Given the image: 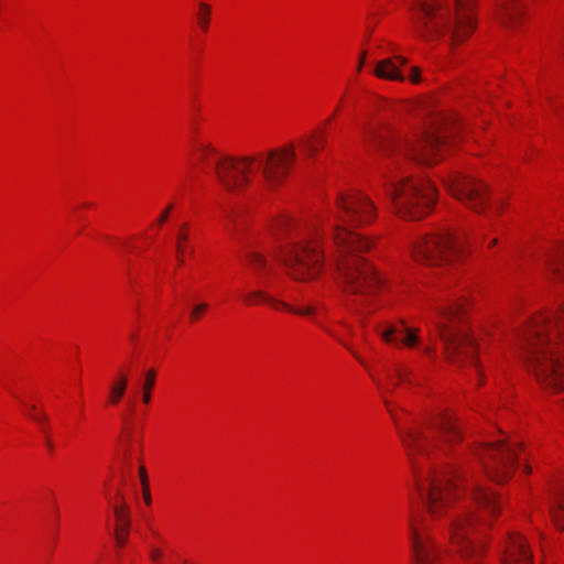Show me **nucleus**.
Returning a JSON list of instances; mask_svg holds the SVG:
<instances>
[{
    "label": "nucleus",
    "instance_id": "1",
    "mask_svg": "<svg viewBox=\"0 0 564 564\" xmlns=\"http://www.w3.org/2000/svg\"><path fill=\"white\" fill-rule=\"evenodd\" d=\"M429 434L416 427L399 430L400 437L413 464L417 494L433 520L456 545L462 556L477 564L480 547L470 538L476 523H487L501 505L495 494L470 480L464 470L448 467L442 473L416 470L414 455L430 456L434 449L447 453L462 437L460 425L451 414H440L429 427Z\"/></svg>",
    "mask_w": 564,
    "mask_h": 564
},
{
    "label": "nucleus",
    "instance_id": "2",
    "mask_svg": "<svg viewBox=\"0 0 564 564\" xmlns=\"http://www.w3.org/2000/svg\"><path fill=\"white\" fill-rule=\"evenodd\" d=\"M373 203L359 192L340 193L336 197L333 215V240L337 248L335 268L337 281L344 291L359 295L365 305L367 299L382 288V281L362 253L370 250L371 242L360 234L349 230L346 225H365L375 216Z\"/></svg>",
    "mask_w": 564,
    "mask_h": 564
},
{
    "label": "nucleus",
    "instance_id": "3",
    "mask_svg": "<svg viewBox=\"0 0 564 564\" xmlns=\"http://www.w3.org/2000/svg\"><path fill=\"white\" fill-rule=\"evenodd\" d=\"M519 354L544 389H564V302L553 315H539L518 334Z\"/></svg>",
    "mask_w": 564,
    "mask_h": 564
},
{
    "label": "nucleus",
    "instance_id": "4",
    "mask_svg": "<svg viewBox=\"0 0 564 564\" xmlns=\"http://www.w3.org/2000/svg\"><path fill=\"white\" fill-rule=\"evenodd\" d=\"M202 160L213 165L220 185L229 192H239L250 183L251 175L261 173V182L268 188L280 186L296 159L293 144L254 156H218L210 145L200 149Z\"/></svg>",
    "mask_w": 564,
    "mask_h": 564
},
{
    "label": "nucleus",
    "instance_id": "5",
    "mask_svg": "<svg viewBox=\"0 0 564 564\" xmlns=\"http://www.w3.org/2000/svg\"><path fill=\"white\" fill-rule=\"evenodd\" d=\"M451 122L443 117L433 119L431 124L411 138H399L369 128L365 132V144L379 151L404 156L420 164L431 165L442 158L449 134Z\"/></svg>",
    "mask_w": 564,
    "mask_h": 564
},
{
    "label": "nucleus",
    "instance_id": "6",
    "mask_svg": "<svg viewBox=\"0 0 564 564\" xmlns=\"http://www.w3.org/2000/svg\"><path fill=\"white\" fill-rule=\"evenodd\" d=\"M271 230L276 239L285 236L290 240L271 251L272 257L285 267L288 275L302 282L315 279L324 264L319 236L294 237L295 224L286 216L276 219Z\"/></svg>",
    "mask_w": 564,
    "mask_h": 564
},
{
    "label": "nucleus",
    "instance_id": "7",
    "mask_svg": "<svg viewBox=\"0 0 564 564\" xmlns=\"http://www.w3.org/2000/svg\"><path fill=\"white\" fill-rule=\"evenodd\" d=\"M452 11L445 0H414L412 21L417 34L424 39L448 36L458 43L474 30V20L467 9V0H455Z\"/></svg>",
    "mask_w": 564,
    "mask_h": 564
},
{
    "label": "nucleus",
    "instance_id": "8",
    "mask_svg": "<svg viewBox=\"0 0 564 564\" xmlns=\"http://www.w3.org/2000/svg\"><path fill=\"white\" fill-rule=\"evenodd\" d=\"M462 318V305L452 303L437 308L431 322L434 325L437 337L443 343L446 359L457 366L468 362L479 373V365L475 357V341L463 327L457 326V322Z\"/></svg>",
    "mask_w": 564,
    "mask_h": 564
},
{
    "label": "nucleus",
    "instance_id": "9",
    "mask_svg": "<svg viewBox=\"0 0 564 564\" xmlns=\"http://www.w3.org/2000/svg\"><path fill=\"white\" fill-rule=\"evenodd\" d=\"M386 189L395 213L411 220L427 215L435 203V188L429 182H414L390 170L384 176Z\"/></svg>",
    "mask_w": 564,
    "mask_h": 564
},
{
    "label": "nucleus",
    "instance_id": "10",
    "mask_svg": "<svg viewBox=\"0 0 564 564\" xmlns=\"http://www.w3.org/2000/svg\"><path fill=\"white\" fill-rule=\"evenodd\" d=\"M474 455L478 458L488 478L496 482L507 481L516 466V445L499 441L479 445Z\"/></svg>",
    "mask_w": 564,
    "mask_h": 564
},
{
    "label": "nucleus",
    "instance_id": "11",
    "mask_svg": "<svg viewBox=\"0 0 564 564\" xmlns=\"http://www.w3.org/2000/svg\"><path fill=\"white\" fill-rule=\"evenodd\" d=\"M457 250L456 238L445 232L419 238L412 246V256L421 264L440 267L448 263Z\"/></svg>",
    "mask_w": 564,
    "mask_h": 564
},
{
    "label": "nucleus",
    "instance_id": "12",
    "mask_svg": "<svg viewBox=\"0 0 564 564\" xmlns=\"http://www.w3.org/2000/svg\"><path fill=\"white\" fill-rule=\"evenodd\" d=\"M449 193L459 202L478 214H484L489 195L487 185L481 181L462 173H455L444 180Z\"/></svg>",
    "mask_w": 564,
    "mask_h": 564
},
{
    "label": "nucleus",
    "instance_id": "13",
    "mask_svg": "<svg viewBox=\"0 0 564 564\" xmlns=\"http://www.w3.org/2000/svg\"><path fill=\"white\" fill-rule=\"evenodd\" d=\"M408 535L411 552V564H438L440 552L427 527L414 514L410 516Z\"/></svg>",
    "mask_w": 564,
    "mask_h": 564
},
{
    "label": "nucleus",
    "instance_id": "14",
    "mask_svg": "<svg viewBox=\"0 0 564 564\" xmlns=\"http://www.w3.org/2000/svg\"><path fill=\"white\" fill-rule=\"evenodd\" d=\"M501 564H533L532 553L521 535H509Z\"/></svg>",
    "mask_w": 564,
    "mask_h": 564
},
{
    "label": "nucleus",
    "instance_id": "15",
    "mask_svg": "<svg viewBox=\"0 0 564 564\" xmlns=\"http://www.w3.org/2000/svg\"><path fill=\"white\" fill-rule=\"evenodd\" d=\"M381 338L389 344H403L406 347H414L419 344V329H411L403 322L389 324L380 332Z\"/></svg>",
    "mask_w": 564,
    "mask_h": 564
},
{
    "label": "nucleus",
    "instance_id": "16",
    "mask_svg": "<svg viewBox=\"0 0 564 564\" xmlns=\"http://www.w3.org/2000/svg\"><path fill=\"white\" fill-rule=\"evenodd\" d=\"M253 300L264 301L272 306L280 305L284 310L300 316H314L317 312V307L315 305L294 306L270 296L267 292L262 290H256L246 294L247 302L251 303Z\"/></svg>",
    "mask_w": 564,
    "mask_h": 564
},
{
    "label": "nucleus",
    "instance_id": "17",
    "mask_svg": "<svg viewBox=\"0 0 564 564\" xmlns=\"http://www.w3.org/2000/svg\"><path fill=\"white\" fill-rule=\"evenodd\" d=\"M408 63L406 58L397 55L392 58H384L377 63L373 70L375 75L382 79L403 82L404 76L400 72V66Z\"/></svg>",
    "mask_w": 564,
    "mask_h": 564
},
{
    "label": "nucleus",
    "instance_id": "18",
    "mask_svg": "<svg viewBox=\"0 0 564 564\" xmlns=\"http://www.w3.org/2000/svg\"><path fill=\"white\" fill-rule=\"evenodd\" d=\"M393 378L391 377V387H387L386 389H383V401H384V404L388 408L392 419L394 420L395 424L399 425V419L398 416L394 414L392 408H391V403L390 401L384 397V394H388V393H392L394 388L399 384V383H402V382H406V383H411V380H410V375H411V369L403 366V365H398L395 366L394 370H393Z\"/></svg>",
    "mask_w": 564,
    "mask_h": 564
},
{
    "label": "nucleus",
    "instance_id": "19",
    "mask_svg": "<svg viewBox=\"0 0 564 564\" xmlns=\"http://www.w3.org/2000/svg\"><path fill=\"white\" fill-rule=\"evenodd\" d=\"M113 512L117 519L116 541L118 545L122 546L127 542L130 527L129 508L123 502L121 506H115Z\"/></svg>",
    "mask_w": 564,
    "mask_h": 564
},
{
    "label": "nucleus",
    "instance_id": "20",
    "mask_svg": "<svg viewBox=\"0 0 564 564\" xmlns=\"http://www.w3.org/2000/svg\"><path fill=\"white\" fill-rule=\"evenodd\" d=\"M522 14V8L518 0H506L499 10L501 23L508 28H513Z\"/></svg>",
    "mask_w": 564,
    "mask_h": 564
},
{
    "label": "nucleus",
    "instance_id": "21",
    "mask_svg": "<svg viewBox=\"0 0 564 564\" xmlns=\"http://www.w3.org/2000/svg\"><path fill=\"white\" fill-rule=\"evenodd\" d=\"M551 519L558 530H564V490L558 489L552 494L549 507Z\"/></svg>",
    "mask_w": 564,
    "mask_h": 564
},
{
    "label": "nucleus",
    "instance_id": "22",
    "mask_svg": "<svg viewBox=\"0 0 564 564\" xmlns=\"http://www.w3.org/2000/svg\"><path fill=\"white\" fill-rule=\"evenodd\" d=\"M545 267L554 281L564 280V247L546 256Z\"/></svg>",
    "mask_w": 564,
    "mask_h": 564
},
{
    "label": "nucleus",
    "instance_id": "23",
    "mask_svg": "<svg viewBox=\"0 0 564 564\" xmlns=\"http://www.w3.org/2000/svg\"><path fill=\"white\" fill-rule=\"evenodd\" d=\"M300 144L303 148L305 155L307 158H313L325 147L326 139L324 135L313 132L303 138L300 141Z\"/></svg>",
    "mask_w": 564,
    "mask_h": 564
},
{
    "label": "nucleus",
    "instance_id": "24",
    "mask_svg": "<svg viewBox=\"0 0 564 564\" xmlns=\"http://www.w3.org/2000/svg\"><path fill=\"white\" fill-rule=\"evenodd\" d=\"M128 387V376L120 373L109 388V402L113 405L118 404L124 395Z\"/></svg>",
    "mask_w": 564,
    "mask_h": 564
},
{
    "label": "nucleus",
    "instance_id": "25",
    "mask_svg": "<svg viewBox=\"0 0 564 564\" xmlns=\"http://www.w3.org/2000/svg\"><path fill=\"white\" fill-rule=\"evenodd\" d=\"M246 259L249 267L258 275H261L269 269L267 258L259 251H247Z\"/></svg>",
    "mask_w": 564,
    "mask_h": 564
},
{
    "label": "nucleus",
    "instance_id": "26",
    "mask_svg": "<svg viewBox=\"0 0 564 564\" xmlns=\"http://www.w3.org/2000/svg\"><path fill=\"white\" fill-rule=\"evenodd\" d=\"M156 372L154 369H149L144 376L142 384V401L144 404H149L151 401V392L155 384Z\"/></svg>",
    "mask_w": 564,
    "mask_h": 564
},
{
    "label": "nucleus",
    "instance_id": "27",
    "mask_svg": "<svg viewBox=\"0 0 564 564\" xmlns=\"http://www.w3.org/2000/svg\"><path fill=\"white\" fill-rule=\"evenodd\" d=\"M189 240L188 224L184 223L180 225L178 232L176 235V253H185L187 251V242Z\"/></svg>",
    "mask_w": 564,
    "mask_h": 564
},
{
    "label": "nucleus",
    "instance_id": "28",
    "mask_svg": "<svg viewBox=\"0 0 564 564\" xmlns=\"http://www.w3.org/2000/svg\"><path fill=\"white\" fill-rule=\"evenodd\" d=\"M139 475H140V480H141V484H142V491H143L144 502L147 505H151L152 498H151V494H150V489H149V480H148L147 470H145V468L143 466L140 467Z\"/></svg>",
    "mask_w": 564,
    "mask_h": 564
},
{
    "label": "nucleus",
    "instance_id": "29",
    "mask_svg": "<svg viewBox=\"0 0 564 564\" xmlns=\"http://www.w3.org/2000/svg\"><path fill=\"white\" fill-rule=\"evenodd\" d=\"M210 8L206 3H199V12L197 14L200 28L206 31L209 23Z\"/></svg>",
    "mask_w": 564,
    "mask_h": 564
},
{
    "label": "nucleus",
    "instance_id": "30",
    "mask_svg": "<svg viewBox=\"0 0 564 564\" xmlns=\"http://www.w3.org/2000/svg\"><path fill=\"white\" fill-rule=\"evenodd\" d=\"M31 419L39 424L43 433H48V416L46 413L32 414Z\"/></svg>",
    "mask_w": 564,
    "mask_h": 564
},
{
    "label": "nucleus",
    "instance_id": "31",
    "mask_svg": "<svg viewBox=\"0 0 564 564\" xmlns=\"http://www.w3.org/2000/svg\"><path fill=\"white\" fill-rule=\"evenodd\" d=\"M209 307L208 303L206 302H200V303H197L195 304L193 307H192V311H191V319L193 322L195 321H198L200 318V316L204 314V312Z\"/></svg>",
    "mask_w": 564,
    "mask_h": 564
},
{
    "label": "nucleus",
    "instance_id": "32",
    "mask_svg": "<svg viewBox=\"0 0 564 564\" xmlns=\"http://www.w3.org/2000/svg\"><path fill=\"white\" fill-rule=\"evenodd\" d=\"M172 208H173V205H172V204H170V205H169V206H167V207L162 212V214L160 215V217H159V219H158L159 225H162V224H164V223L167 220L169 215H170V212L172 210Z\"/></svg>",
    "mask_w": 564,
    "mask_h": 564
},
{
    "label": "nucleus",
    "instance_id": "33",
    "mask_svg": "<svg viewBox=\"0 0 564 564\" xmlns=\"http://www.w3.org/2000/svg\"><path fill=\"white\" fill-rule=\"evenodd\" d=\"M410 79L414 84H417L421 82L420 69L417 67L411 68Z\"/></svg>",
    "mask_w": 564,
    "mask_h": 564
},
{
    "label": "nucleus",
    "instance_id": "34",
    "mask_svg": "<svg viewBox=\"0 0 564 564\" xmlns=\"http://www.w3.org/2000/svg\"><path fill=\"white\" fill-rule=\"evenodd\" d=\"M162 553L159 549H152L150 552V556L153 561H158L161 557Z\"/></svg>",
    "mask_w": 564,
    "mask_h": 564
},
{
    "label": "nucleus",
    "instance_id": "35",
    "mask_svg": "<svg viewBox=\"0 0 564 564\" xmlns=\"http://www.w3.org/2000/svg\"><path fill=\"white\" fill-rule=\"evenodd\" d=\"M343 345H345L347 347V349L352 354V356L359 361V362H362V360L359 358V356L348 346L346 345L345 343L341 341Z\"/></svg>",
    "mask_w": 564,
    "mask_h": 564
},
{
    "label": "nucleus",
    "instance_id": "36",
    "mask_svg": "<svg viewBox=\"0 0 564 564\" xmlns=\"http://www.w3.org/2000/svg\"><path fill=\"white\" fill-rule=\"evenodd\" d=\"M365 56H366V53H362L361 57H360V61H359V64H358V72H360L361 68H362Z\"/></svg>",
    "mask_w": 564,
    "mask_h": 564
},
{
    "label": "nucleus",
    "instance_id": "37",
    "mask_svg": "<svg viewBox=\"0 0 564 564\" xmlns=\"http://www.w3.org/2000/svg\"><path fill=\"white\" fill-rule=\"evenodd\" d=\"M28 409L30 410V414H29L30 416H31L32 414H36V413H35V410H36V405H35V404H30V405H28Z\"/></svg>",
    "mask_w": 564,
    "mask_h": 564
},
{
    "label": "nucleus",
    "instance_id": "38",
    "mask_svg": "<svg viewBox=\"0 0 564 564\" xmlns=\"http://www.w3.org/2000/svg\"><path fill=\"white\" fill-rule=\"evenodd\" d=\"M177 254V262L180 264H183L184 263V254L185 253H176Z\"/></svg>",
    "mask_w": 564,
    "mask_h": 564
},
{
    "label": "nucleus",
    "instance_id": "39",
    "mask_svg": "<svg viewBox=\"0 0 564 564\" xmlns=\"http://www.w3.org/2000/svg\"><path fill=\"white\" fill-rule=\"evenodd\" d=\"M497 242H498L497 238L490 239V240L488 241V248H491L492 246H496V245H497Z\"/></svg>",
    "mask_w": 564,
    "mask_h": 564
},
{
    "label": "nucleus",
    "instance_id": "40",
    "mask_svg": "<svg viewBox=\"0 0 564 564\" xmlns=\"http://www.w3.org/2000/svg\"><path fill=\"white\" fill-rule=\"evenodd\" d=\"M423 351H424L425 354H432V352L434 351V349H433V347H432V346H426V347H424Z\"/></svg>",
    "mask_w": 564,
    "mask_h": 564
},
{
    "label": "nucleus",
    "instance_id": "41",
    "mask_svg": "<svg viewBox=\"0 0 564 564\" xmlns=\"http://www.w3.org/2000/svg\"><path fill=\"white\" fill-rule=\"evenodd\" d=\"M317 324H318L321 327H323V328H324V326H323V325H321L319 323H317ZM325 330H326V332H328V333H329V335H332V336L336 337V335H335L332 330L327 329L326 327H325Z\"/></svg>",
    "mask_w": 564,
    "mask_h": 564
},
{
    "label": "nucleus",
    "instance_id": "42",
    "mask_svg": "<svg viewBox=\"0 0 564 564\" xmlns=\"http://www.w3.org/2000/svg\"><path fill=\"white\" fill-rule=\"evenodd\" d=\"M500 209H501V206H500V205H497V206L495 207V212H496L497 214H499V213H500Z\"/></svg>",
    "mask_w": 564,
    "mask_h": 564
},
{
    "label": "nucleus",
    "instance_id": "43",
    "mask_svg": "<svg viewBox=\"0 0 564 564\" xmlns=\"http://www.w3.org/2000/svg\"><path fill=\"white\" fill-rule=\"evenodd\" d=\"M46 445H47L48 448H51V449L53 448V445H52L51 441H47Z\"/></svg>",
    "mask_w": 564,
    "mask_h": 564
},
{
    "label": "nucleus",
    "instance_id": "44",
    "mask_svg": "<svg viewBox=\"0 0 564 564\" xmlns=\"http://www.w3.org/2000/svg\"><path fill=\"white\" fill-rule=\"evenodd\" d=\"M562 55L564 56V41H563V44H562Z\"/></svg>",
    "mask_w": 564,
    "mask_h": 564
},
{
    "label": "nucleus",
    "instance_id": "45",
    "mask_svg": "<svg viewBox=\"0 0 564 564\" xmlns=\"http://www.w3.org/2000/svg\"><path fill=\"white\" fill-rule=\"evenodd\" d=\"M393 164L395 165V169H398V164H399L398 161H394Z\"/></svg>",
    "mask_w": 564,
    "mask_h": 564
}]
</instances>
